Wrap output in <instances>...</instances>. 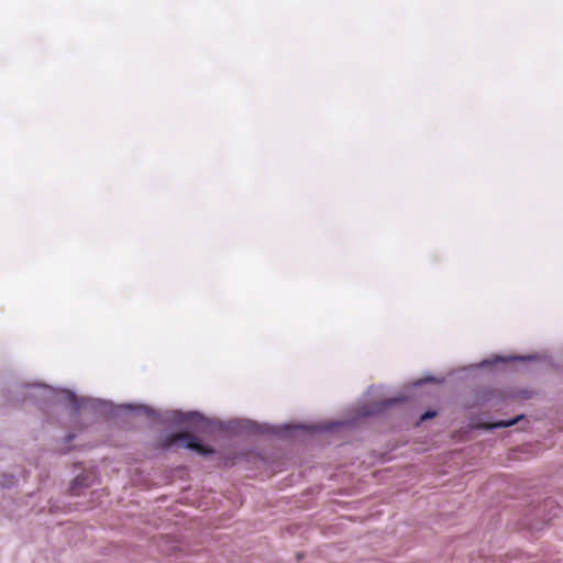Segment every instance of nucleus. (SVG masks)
Here are the masks:
<instances>
[{
    "label": "nucleus",
    "instance_id": "f257e3e1",
    "mask_svg": "<svg viewBox=\"0 0 563 563\" xmlns=\"http://www.w3.org/2000/svg\"><path fill=\"white\" fill-rule=\"evenodd\" d=\"M180 445L198 452L201 455H211L214 450L201 444L197 438L188 432L172 433L164 437L159 442V448L164 450L172 449L173 446Z\"/></svg>",
    "mask_w": 563,
    "mask_h": 563
},
{
    "label": "nucleus",
    "instance_id": "f03ea898",
    "mask_svg": "<svg viewBox=\"0 0 563 563\" xmlns=\"http://www.w3.org/2000/svg\"><path fill=\"white\" fill-rule=\"evenodd\" d=\"M521 418H523L522 415L517 416L515 419H511V420H500V421L494 422L492 424H486L485 428L486 429H495V428L510 427V426H514L515 423H517Z\"/></svg>",
    "mask_w": 563,
    "mask_h": 563
},
{
    "label": "nucleus",
    "instance_id": "7ed1b4c3",
    "mask_svg": "<svg viewBox=\"0 0 563 563\" xmlns=\"http://www.w3.org/2000/svg\"><path fill=\"white\" fill-rule=\"evenodd\" d=\"M82 483L81 478L78 476L75 481H74V484L73 486L70 487V490L74 495H78L79 493L77 492V486L80 485Z\"/></svg>",
    "mask_w": 563,
    "mask_h": 563
},
{
    "label": "nucleus",
    "instance_id": "20e7f679",
    "mask_svg": "<svg viewBox=\"0 0 563 563\" xmlns=\"http://www.w3.org/2000/svg\"><path fill=\"white\" fill-rule=\"evenodd\" d=\"M437 415L435 411H427L421 416V421H424L427 419L433 418Z\"/></svg>",
    "mask_w": 563,
    "mask_h": 563
}]
</instances>
